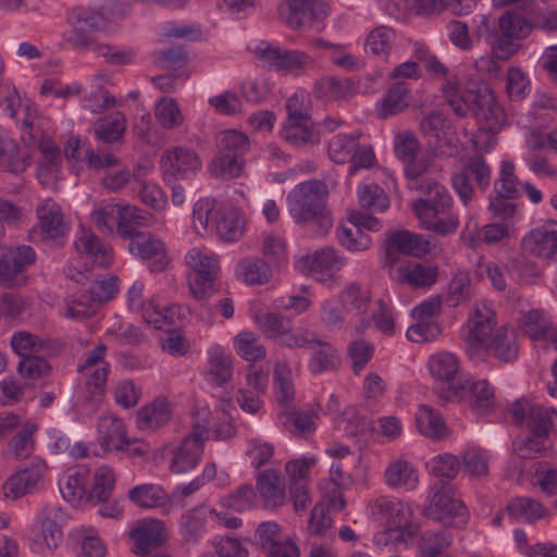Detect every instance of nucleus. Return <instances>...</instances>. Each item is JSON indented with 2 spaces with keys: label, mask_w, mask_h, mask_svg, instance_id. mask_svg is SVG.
Masks as SVG:
<instances>
[{
  "label": "nucleus",
  "mask_w": 557,
  "mask_h": 557,
  "mask_svg": "<svg viewBox=\"0 0 557 557\" xmlns=\"http://www.w3.org/2000/svg\"><path fill=\"white\" fill-rule=\"evenodd\" d=\"M128 250L132 255L145 260L154 259L151 270L164 271L170 262L164 243L150 233H140L131 238Z\"/></svg>",
  "instance_id": "24"
},
{
  "label": "nucleus",
  "mask_w": 557,
  "mask_h": 557,
  "mask_svg": "<svg viewBox=\"0 0 557 557\" xmlns=\"http://www.w3.org/2000/svg\"><path fill=\"white\" fill-rule=\"evenodd\" d=\"M34 424L25 425L8 444L3 455L7 459L27 458L34 448L33 433Z\"/></svg>",
  "instance_id": "61"
},
{
  "label": "nucleus",
  "mask_w": 557,
  "mask_h": 557,
  "mask_svg": "<svg viewBox=\"0 0 557 557\" xmlns=\"http://www.w3.org/2000/svg\"><path fill=\"white\" fill-rule=\"evenodd\" d=\"M29 163V156L22 152L12 138L0 132V166L12 173H21Z\"/></svg>",
  "instance_id": "43"
},
{
  "label": "nucleus",
  "mask_w": 557,
  "mask_h": 557,
  "mask_svg": "<svg viewBox=\"0 0 557 557\" xmlns=\"http://www.w3.org/2000/svg\"><path fill=\"white\" fill-rule=\"evenodd\" d=\"M384 482L392 488L412 491L418 485L417 469L408 460L395 459L384 470Z\"/></svg>",
  "instance_id": "34"
},
{
  "label": "nucleus",
  "mask_w": 557,
  "mask_h": 557,
  "mask_svg": "<svg viewBox=\"0 0 557 557\" xmlns=\"http://www.w3.org/2000/svg\"><path fill=\"white\" fill-rule=\"evenodd\" d=\"M373 518L388 527V534L397 541L406 542L411 539L417 527L410 522L412 510L405 502L388 497L380 496L369 504Z\"/></svg>",
  "instance_id": "5"
},
{
  "label": "nucleus",
  "mask_w": 557,
  "mask_h": 557,
  "mask_svg": "<svg viewBox=\"0 0 557 557\" xmlns=\"http://www.w3.org/2000/svg\"><path fill=\"white\" fill-rule=\"evenodd\" d=\"M338 301L346 313L352 312L360 318L357 331H363L368 327L369 320L364 318V314L371 304V294L367 287L356 282L349 283L338 294Z\"/></svg>",
  "instance_id": "27"
},
{
  "label": "nucleus",
  "mask_w": 557,
  "mask_h": 557,
  "mask_svg": "<svg viewBox=\"0 0 557 557\" xmlns=\"http://www.w3.org/2000/svg\"><path fill=\"white\" fill-rule=\"evenodd\" d=\"M59 513V508L54 506H47L38 513L32 527L34 542L44 543L49 549L58 547L63 537Z\"/></svg>",
  "instance_id": "26"
},
{
  "label": "nucleus",
  "mask_w": 557,
  "mask_h": 557,
  "mask_svg": "<svg viewBox=\"0 0 557 557\" xmlns=\"http://www.w3.org/2000/svg\"><path fill=\"white\" fill-rule=\"evenodd\" d=\"M206 380L214 387H224L233 381L234 360L230 351L214 345L207 351Z\"/></svg>",
  "instance_id": "25"
},
{
  "label": "nucleus",
  "mask_w": 557,
  "mask_h": 557,
  "mask_svg": "<svg viewBox=\"0 0 557 557\" xmlns=\"http://www.w3.org/2000/svg\"><path fill=\"white\" fill-rule=\"evenodd\" d=\"M403 164L408 188L429 196L411 205L420 226L441 236L455 233L459 220L450 214L453 198L444 186L428 177L431 160L419 154Z\"/></svg>",
  "instance_id": "1"
},
{
  "label": "nucleus",
  "mask_w": 557,
  "mask_h": 557,
  "mask_svg": "<svg viewBox=\"0 0 557 557\" xmlns=\"http://www.w3.org/2000/svg\"><path fill=\"white\" fill-rule=\"evenodd\" d=\"M410 85L406 82L392 84L384 97L377 102V114L382 119L395 115L409 104Z\"/></svg>",
  "instance_id": "39"
},
{
  "label": "nucleus",
  "mask_w": 557,
  "mask_h": 557,
  "mask_svg": "<svg viewBox=\"0 0 557 557\" xmlns=\"http://www.w3.org/2000/svg\"><path fill=\"white\" fill-rule=\"evenodd\" d=\"M327 194V187L321 181L298 184L287 197L290 215L297 222H307L319 215L324 210Z\"/></svg>",
  "instance_id": "12"
},
{
  "label": "nucleus",
  "mask_w": 557,
  "mask_h": 557,
  "mask_svg": "<svg viewBox=\"0 0 557 557\" xmlns=\"http://www.w3.org/2000/svg\"><path fill=\"white\" fill-rule=\"evenodd\" d=\"M525 253L542 260H557V224L546 223L530 231L521 242Z\"/></svg>",
  "instance_id": "21"
},
{
  "label": "nucleus",
  "mask_w": 557,
  "mask_h": 557,
  "mask_svg": "<svg viewBox=\"0 0 557 557\" xmlns=\"http://www.w3.org/2000/svg\"><path fill=\"white\" fill-rule=\"evenodd\" d=\"M35 261L36 252L30 246L21 245L8 248L0 257V282L7 286L25 284L24 272Z\"/></svg>",
  "instance_id": "17"
},
{
  "label": "nucleus",
  "mask_w": 557,
  "mask_h": 557,
  "mask_svg": "<svg viewBox=\"0 0 557 557\" xmlns=\"http://www.w3.org/2000/svg\"><path fill=\"white\" fill-rule=\"evenodd\" d=\"M428 366L434 388L443 400L453 401L468 391L469 386L463 383L468 375L460 372L459 360L454 354L442 351L432 355Z\"/></svg>",
  "instance_id": "4"
},
{
  "label": "nucleus",
  "mask_w": 557,
  "mask_h": 557,
  "mask_svg": "<svg viewBox=\"0 0 557 557\" xmlns=\"http://www.w3.org/2000/svg\"><path fill=\"white\" fill-rule=\"evenodd\" d=\"M128 499L140 508H157L165 504L166 493L158 484H140L131 488Z\"/></svg>",
  "instance_id": "51"
},
{
  "label": "nucleus",
  "mask_w": 557,
  "mask_h": 557,
  "mask_svg": "<svg viewBox=\"0 0 557 557\" xmlns=\"http://www.w3.org/2000/svg\"><path fill=\"white\" fill-rule=\"evenodd\" d=\"M520 183L515 175V166L511 162L503 161L499 177L494 183V190L498 197L515 199L519 196Z\"/></svg>",
  "instance_id": "64"
},
{
  "label": "nucleus",
  "mask_w": 557,
  "mask_h": 557,
  "mask_svg": "<svg viewBox=\"0 0 557 557\" xmlns=\"http://www.w3.org/2000/svg\"><path fill=\"white\" fill-rule=\"evenodd\" d=\"M70 32L65 41L76 51L91 50L112 65L128 64L134 59L132 50H120L97 39V33L107 27L104 12L91 5H75L66 14Z\"/></svg>",
  "instance_id": "2"
},
{
  "label": "nucleus",
  "mask_w": 557,
  "mask_h": 557,
  "mask_svg": "<svg viewBox=\"0 0 557 557\" xmlns=\"http://www.w3.org/2000/svg\"><path fill=\"white\" fill-rule=\"evenodd\" d=\"M358 199L362 209L382 212L388 207V197L376 184H364L358 188Z\"/></svg>",
  "instance_id": "63"
},
{
  "label": "nucleus",
  "mask_w": 557,
  "mask_h": 557,
  "mask_svg": "<svg viewBox=\"0 0 557 557\" xmlns=\"http://www.w3.org/2000/svg\"><path fill=\"white\" fill-rule=\"evenodd\" d=\"M218 220L214 222L213 231L224 242H236L245 232V219L243 213L235 208H224L218 212Z\"/></svg>",
  "instance_id": "38"
},
{
  "label": "nucleus",
  "mask_w": 557,
  "mask_h": 557,
  "mask_svg": "<svg viewBox=\"0 0 557 557\" xmlns=\"http://www.w3.org/2000/svg\"><path fill=\"white\" fill-rule=\"evenodd\" d=\"M419 433L434 441H442L449 435L448 428L441 413L429 405H421L416 413Z\"/></svg>",
  "instance_id": "37"
},
{
  "label": "nucleus",
  "mask_w": 557,
  "mask_h": 557,
  "mask_svg": "<svg viewBox=\"0 0 557 557\" xmlns=\"http://www.w3.org/2000/svg\"><path fill=\"white\" fill-rule=\"evenodd\" d=\"M495 325L494 310L485 300L476 301L463 333V338L469 348L475 349L486 345Z\"/></svg>",
  "instance_id": "20"
},
{
  "label": "nucleus",
  "mask_w": 557,
  "mask_h": 557,
  "mask_svg": "<svg viewBox=\"0 0 557 557\" xmlns=\"http://www.w3.org/2000/svg\"><path fill=\"white\" fill-rule=\"evenodd\" d=\"M437 270L431 265L408 262L398 269V278L413 287H429L436 282Z\"/></svg>",
  "instance_id": "48"
},
{
  "label": "nucleus",
  "mask_w": 557,
  "mask_h": 557,
  "mask_svg": "<svg viewBox=\"0 0 557 557\" xmlns=\"http://www.w3.org/2000/svg\"><path fill=\"white\" fill-rule=\"evenodd\" d=\"M442 91L453 111L459 116H467L475 108L497 115L502 110L495 103L492 90L486 86L468 85L461 89L457 77L443 84Z\"/></svg>",
  "instance_id": "6"
},
{
  "label": "nucleus",
  "mask_w": 557,
  "mask_h": 557,
  "mask_svg": "<svg viewBox=\"0 0 557 557\" xmlns=\"http://www.w3.org/2000/svg\"><path fill=\"white\" fill-rule=\"evenodd\" d=\"M251 51L269 69L285 74L299 75L314 66V59L301 50L282 49L261 41Z\"/></svg>",
  "instance_id": "11"
},
{
  "label": "nucleus",
  "mask_w": 557,
  "mask_h": 557,
  "mask_svg": "<svg viewBox=\"0 0 557 557\" xmlns=\"http://www.w3.org/2000/svg\"><path fill=\"white\" fill-rule=\"evenodd\" d=\"M126 129V119L121 112H113L110 115L99 119L96 123V137L106 143L111 144L119 140Z\"/></svg>",
  "instance_id": "54"
},
{
  "label": "nucleus",
  "mask_w": 557,
  "mask_h": 557,
  "mask_svg": "<svg viewBox=\"0 0 557 557\" xmlns=\"http://www.w3.org/2000/svg\"><path fill=\"white\" fill-rule=\"evenodd\" d=\"M154 218L149 212L132 205H121L116 232L122 238H132L140 234L137 226H151Z\"/></svg>",
  "instance_id": "36"
},
{
  "label": "nucleus",
  "mask_w": 557,
  "mask_h": 557,
  "mask_svg": "<svg viewBox=\"0 0 557 557\" xmlns=\"http://www.w3.org/2000/svg\"><path fill=\"white\" fill-rule=\"evenodd\" d=\"M313 92L319 99L348 100L357 92V84L349 77L325 76L314 84Z\"/></svg>",
  "instance_id": "31"
},
{
  "label": "nucleus",
  "mask_w": 557,
  "mask_h": 557,
  "mask_svg": "<svg viewBox=\"0 0 557 557\" xmlns=\"http://www.w3.org/2000/svg\"><path fill=\"white\" fill-rule=\"evenodd\" d=\"M161 169L165 184L194 176L201 168L198 156L189 149L176 147L166 150L161 158Z\"/></svg>",
  "instance_id": "18"
},
{
  "label": "nucleus",
  "mask_w": 557,
  "mask_h": 557,
  "mask_svg": "<svg viewBox=\"0 0 557 557\" xmlns=\"http://www.w3.org/2000/svg\"><path fill=\"white\" fill-rule=\"evenodd\" d=\"M453 543L447 530L426 531L420 543V557H438Z\"/></svg>",
  "instance_id": "62"
},
{
  "label": "nucleus",
  "mask_w": 557,
  "mask_h": 557,
  "mask_svg": "<svg viewBox=\"0 0 557 557\" xmlns=\"http://www.w3.org/2000/svg\"><path fill=\"white\" fill-rule=\"evenodd\" d=\"M237 276L247 285H262L271 280L272 271L267 261L246 257L236 267Z\"/></svg>",
  "instance_id": "42"
},
{
  "label": "nucleus",
  "mask_w": 557,
  "mask_h": 557,
  "mask_svg": "<svg viewBox=\"0 0 557 557\" xmlns=\"http://www.w3.org/2000/svg\"><path fill=\"white\" fill-rule=\"evenodd\" d=\"M492 172L482 156L467 158L462 168L453 174L451 186L460 201L468 206L475 197L471 178L480 190H486L491 184Z\"/></svg>",
  "instance_id": "14"
},
{
  "label": "nucleus",
  "mask_w": 557,
  "mask_h": 557,
  "mask_svg": "<svg viewBox=\"0 0 557 557\" xmlns=\"http://www.w3.org/2000/svg\"><path fill=\"white\" fill-rule=\"evenodd\" d=\"M300 262L309 272L321 273L323 271L341 270L345 260L334 249L323 248L306 256Z\"/></svg>",
  "instance_id": "49"
},
{
  "label": "nucleus",
  "mask_w": 557,
  "mask_h": 557,
  "mask_svg": "<svg viewBox=\"0 0 557 557\" xmlns=\"http://www.w3.org/2000/svg\"><path fill=\"white\" fill-rule=\"evenodd\" d=\"M187 268L195 273L188 278L189 293L199 302L206 301L215 292V280L220 271L218 257L209 249L194 247L185 256Z\"/></svg>",
  "instance_id": "3"
},
{
  "label": "nucleus",
  "mask_w": 557,
  "mask_h": 557,
  "mask_svg": "<svg viewBox=\"0 0 557 557\" xmlns=\"http://www.w3.org/2000/svg\"><path fill=\"white\" fill-rule=\"evenodd\" d=\"M426 513L449 528H462L469 518L467 508L454 497L453 487L446 483L433 486Z\"/></svg>",
  "instance_id": "13"
},
{
  "label": "nucleus",
  "mask_w": 557,
  "mask_h": 557,
  "mask_svg": "<svg viewBox=\"0 0 557 557\" xmlns=\"http://www.w3.org/2000/svg\"><path fill=\"white\" fill-rule=\"evenodd\" d=\"M391 249L405 255L422 257L431 252V243L422 235L400 231L389 237Z\"/></svg>",
  "instance_id": "45"
},
{
  "label": "nucleus",
  "mask_w": 557,
  "mask_h": 557,
  "mask_svg": "<svg viewBox=\"0 0 557 557\" xmlns=\"http://www.w3.org/2000/svg\"><path fill=\"white\" fill-rule=\"evenodd\" d=\"M106 352L107 346L99 343L87 356L84 363L78 367V372L86 381L88 398L94 403L101 401L104 395V385L109 373L108 363L104 360Z\"/></svg>",
  "instance_id": "16"
},
{
  "label": "nucleus",
  "mask_w": 557,
  "mask_h": 557,
  "mask_svg": "<svg viewBox=\"0 0 557 557\" xmlns=\"http://www.w3.org/2000/svg\"><path fill=\"white\" fill-rule=\"evenodd\" d=\"M360 137V131L334 135L327 145L330 159L338 164L350 163V173L372 166L375 154L370 146L359 144Z\"/></svg>",
  "instance_id": "9"
},
{
  "label": "nucleus",
  "mask_w": 557,
  "mask_h": 557,
  "mask_svg": "<svg viewBox=\"0 0 557 557\" xmlns=\"http://www.w3.org/2000/svg\"><path fill=\"white\" fill-rule=\"evenodd\" d=\"M461 468L471 478H483L488 473V455L479 447H469L461 454Z\"/></svg>",
  "instance_id": "60"
},
{
  "label": "nucleus",
  "mask_w": 557,
  "mask_h": 557,
  "mask_svg": "<svg viewBox=\"0 0 557 557\" xmlns=\"http://www.w3.org/2000/svg\"><path fill=\"white\" fill-rule=\"evenodd\" d=\"M490 20L482 16L478 35L490 42L494 50L499 52V58L508 59L518 47L512 42L513 39L524 38L531 30L530 24L520 14L506 12L498 18L499 35L490 33Z\"/></svg>",
  "instance_id": "7"
},
{
  "label": "nucleus",
  "mask_w": 557,
  "mask_h": 557,
  "mask_svg": "<svg viewBox=\"0 0 557 557\" xmlns=\"http://www.w3.org/2000/svg\"><path fill=\"white\" fill-rule=\"evenodd\" d=\"M277 14L290 29L306 32L326 18L329 8L323 0H283L277 5Z\"/></svg>",
  "instance_id": "10"
},
{
  "label": "nucleus",
  "mask_w": 557,
  "mask_h": 557,
  "mask_svg": "<svg viewBox=\"0 0 557 557\" xmlns=\"http://www.w3.org/2000/svg\"><path fill=\"white\" fill-rule=\"evenodd\" d=\"M40 228L47 237L57 239L64 235L66 224L61 208L52 199L40 201L36 209Z\"/></svg>",
  "instance_id": "33"
},
{
  "label": "nucleus",
  "mask_w": 557,
  "mask_h": 557,
  "mask_svg": "<svg viewBox=\"0 0 557 557\" xmlns=\"http://www.w3.org/2000/svg\"><path fill=\"white\" fill-rule=\"evenodd\" d=\"M396 42V32L381 25L373 28L364 39V51L380 60H387Z\"/></svg>",
  "instance_id": "40"
},
{
  "label": "nucleus",
  "mask_w": 557,
  "mask_h": 557,
  "mask_svg": "<svg viewBox=\"0 0 557 557\" xmlns=\"http://www.w3.org/2000/svg\"><path fill=\"white\" fill-rule=\"evenodd\" d=\"M281 136L294 146H301L308 143L313 144L319 140L311 117H305L300 121H285L281 129Z\"/></svg>",
  "instance_id": "44"
},
{
  "label": "nucleus",
  "mask_w": 557,
  "mask_h": 557,
  "mask_svg": "<svg viewBox=\"0 0 557 557\" xmlns=\"http://www.w3.org/2000/svg\"><path fill=\"white\" fill-rule=\"evenodd\" d=\"M211 518L210 509L196 507L181 517L180 527L186 541H197L205 533L206 522Z\"/></svg>",
  "instance_id": "53"
},
{
  "label": "nucleus",
  "mask_w": 557,
  "mask_h": 557,
  "mask_svg": "<svg viewBox=\"0 0 557 557\" xmlns=\"http://www.w3.org/2000/svg\"><path fill=\"white\" fill-rule=\"evenodd\" d=\"M234 349L239 357L248 362L261 361L267 356L265 347L261 344L258 334L243 331L234 338Z\"/></svg>",
  "instance_id": "52"
},
{
  "label": "nucleus",
  "mask_w": 557,
  "mask_h": 557,
  "mask_svg": "<svg viewBox=\"0 0 557 557\" xmlns=\"http://www.w3.org/2000/svg\"><path fill=\"white\" fill-rule=\"evenodd\" d=\"M495 358L503 362H509L518 356L517 335L512 329H498L490 343L484 345Z\"/></svg>",
  "instance_id": "41"
},
{
  "label": "nucleus",
  "mask_w": 557,
  "mask_h": 557,
  "mask_svg": "<svg viewBox=\"0 0 557 557\" xmlns=\"http://www.w3.org/2000/svg\"><path fill=\"white\" fill-rule=\"evenodd\" d=\"M209 411L200 409L194 418L191 432L177 446L170 465L172 472L177 474L193 470L201 459L203 445L209 432Z\"/></svg>",
  "instance_id": "8"
},
{
  "label": "nucleus",
  "mask_w": 557,
  "mask_h": 557,
  "mask_svg": "<svg viewBox=\"0 0 557 557\" xmlns=\"http://www.w3.org/2000/svg\"><path fill=\"white\" fill-rule=\"evenodd\" d=\"M47 472L46 462L36 458L17 472L13 473L3 484L5 498L17 499L40 490Z\"/></svg>",
  "instance_id": "15"
},
{
  "label": "nucleus",
  "mask_w": 557,
  "mask_h": 557,
  "mask_svg": "<svg viewBox=\"0 0 557 557\" xmlns=\"http://www.w3.org/2000/svg\"><path fill=\"white\" fill-rule=\"evenodd\" d=\"M169 404L163 399H157L137 412V425L140 430L148 431L164 425L171 419Z\"/></svg>",
  "instance_id": "47"
},
{
  "label": "nucleus",
  "mask_w": 557,
  "mask_h": 557,
  "mask_svg": "<svg viewBox=\"0 0 557 557\" xmlns=\"http://www.w3.org/2000/svg\"><path fill=\"white\" fill-rule=\"evenodd\" d=\"M312 356L309 360V370L313 374H321L335 370L339 366L337 350L326 341L319 338Z\"/></svg>",
  "instance_id": "50"
},
{
  "label": "nucleus",
  "mask_w": 557,
  "mask_h": 557,
  "mask_svg": "<svg viewBox=\"0 0 557 557\" xmlns=\"http://www.w3.org/2000/svg\"><path fill=\"white\" fill-rule=\"evenodd\" d=\"M509 515L524 521H535L545 516L546 509L537 500L530 497H517L507 505Z\"/></svg>",
  "instance_id": "59"
},
{
  "label": "nucleus",
  "mask_w": 557,
  "mask_h": 557,
  "mask_svg": "<svg viewBox=\"0 0 557 557\" xmlns=\"http://www.w3.org/2000/svg\"><path fill=\"white\" fill-rule=\"evenodd\" d=\"M257 490L267 509H277L285 504V485L276 470L261 471L257 476Z\"/></svg>",
  "instance_id": "29"
},
{
  "label": "nucleus",
  "mask_w": 557,
  "mask_h": 557,
  "mask_svg": "<svg viewBox=\"0 0 557 557\" xmlns=\"http://www.w3.org/2000/svg\"><path fill=\"white\" fill-rule=\"evenodd\" d=\"M98 443L103 451L121 450L132 444L126 437L124 423L113 414H103L98 421Z\"/></svg>",
  "instance_id": "30"
},
{
  "label": "nucleus",
  "mask_w": 557,
  "mask_h": 557,
  "mask_svg": "<svg viewBox=\"0 0 557 557\" xmlns=\"http://www.w3.org/2000/svg\"><path fill=\"white\" fill-rule=\"evenodd\" d=\"M24 113L22 140L28 146H37L40 156L61 154L59 146L44 132L42 119L37 114L36 109L26 106Z\"/></svg>",
  "instance_id": "23"
},
{
  "label": "nucleus",
  "mask_w": 557,
  "mask_h": 557,
  "mask_svg": "<svg viewBox=\"0 0 557 557\" xmlns=\"http://www.w3.org/2000/svg\"><path fill=\"white\" fill-rule=\"evenodd\" d=\"M224 208H216L211 199L198 200L193 210V228L200 235L214 234L213 225L218 220V212H222Z\"/></svg>",
  "instance_id": "46"
},
{
  "label": "nucleus",
  "mask_w": 557,
  "mask_h": 557,
  "mask_svg": "<svg viewBox=\"0 0 557 557\" xmlns=\"http://www.w3.org/2000/svg\"><path fill=\"white\" fill-rule=\"evenodd\" d=\"M412 57L422 64L426 74L434 79L448 83L449 79L456 77L433 49L423 41L412 44Z\"/></svg>",
  "instance_id": "32"
},
{
  "label": "nucleus",
  "mask_w": 557,
  "mask_h": 557,
  "mask_svg": "<svg viewBox=\"0 0 557 557\" xmlns=\"http://www.w3.org/2000/svg\"><path fill=\"white\" fill-rule=\"evenodd\" d=\"M512 421L530 433L549 432L553 425V409H546L528 399L513 403L509 409Z\"/></svg>",
  "instance_id": "19"
},
{
  "label": "nucleus",
  "mask_w": 557,
  "mask_h": 557,
  "mask_svg": "<svg viewBox=\"0 0 557 557\" xmlns=\"http://www.w3.org/2000/svg\"><path fill=\"white\" fill-rule=\"evenodd\" d=\"M98 306L86 294H75L64 300V315L72 320H84L96 314Z\"/></svg>",
  "instance_id": "58"
},
{
  "label": "nucleus",
  "mask_w": 557,
  "mask_h": 557,
  "mask_svg": "<svg viewBox=\"0 0 557 557\" xmlns=\"http://www.w3.org/2000/svg\"><path fill=\"white\" fill-rule=\"evenodd\" d=\"M469 388L465 395L456 396L455 400L467 401L470 408L478 414H485L494 407V391L486 381L471 382L467 377L463 382Z\"/></svg>",
  "instance_id": "35"
},
{
  "label": "nucleus",
  "mask_w": 557,
  "mask_h": 557,
  "mask_svg": "<svg viewBox=\"0 0 557 557\" xmlns=\"http://www.w3.org/2000/svg\"><path fill=\"white\" fill-rule=\"evenodd\" d=\"M472 297L470 274L467 271L457 270L447 286L445 301L450 307H457L469 301Z\"/></svg>",
  "instance_id": "55"
},
{
  "label": "nucleus",
  "mask_w": 557,
  "mask_h": 557,
  "mask_svg": "<svg viewBox=\"0 0 557 557\" xmlns=\"http://www.w3.org/2000/svg\"><path fill=\"white\" fill-rule=\"evenodd\" d=\"M280 420L284 429L296 436H307L315 430L312 417L304 411L285 410L280 414Z\"/></svg>",
  "instance_id": "57"
},
{
  "label": "nucleus",
  "mask_w": 557,
  "mask_h": 557,
  "mask_svg": "<svg viewBox=\"0 0 557 557\" xmlns=\"http://www.w3.org/2000/svg\"><path fill=\"white\" fill-rule=\"evenodd\" d=\"M74 246L78 255L99 267L107 268L113 262L112 248L89 230L79 232Z\"/></svg>",
  "instance_id": "28"
},
{
  "label": "nucleus",
  "mask_w": 557,
  "mask_h": 557,
  "mask_svg": "<svg viewBox=\"0 0 557 557\" xmlns=\"http://www.w3.org/2000/svg\"><path fill=\"white\" fill-rule=\"evenodd\" d=\"M276 399L281 405H289L295 398L292 370L286 361H277L273 371Z\"/></svg>",
  "instance_id": "56"
},
{
  "label": "nucleus",
  "mask_w": 557,
  "mask_h": 557,
  "mask_svg": "<svg viewBox=\"0 0 557 557\" xmlns=\"http://www.w3.org/2000/svg\"><path fill=\"white\" fill-rule=\"evenodd\" d=\"M134 541L136 555L146 557L150 553L163 545L168 539V532L164 522L157 519L139 520L129 532Z\"/></svg>",
  "instance_id": "22"
}]
</instances>
